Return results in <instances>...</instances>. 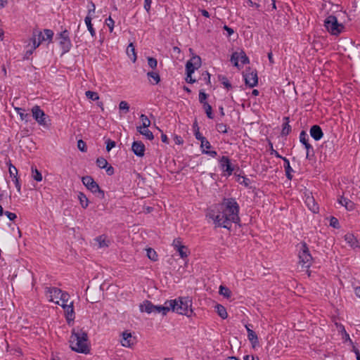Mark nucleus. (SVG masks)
<instances>
[{
	"instance_id": "52",
	"label": "nucleus",
	"mask_w": 360,
	"mask_h": 360,
	"mask_svg": "<svg viewBox=\"0 0 360 360\" xmlns=\"http://www.w3.org/2000/svg\"><path fill=\"white\" fill-rule=\"evenodd\" d=\"M231 61L233 63V65L236 67H238V61H239V54L237 52L233 53L231 58Z\"/></svg>"
},
{
	"instance_id": "25",
	"label": "nucleus",
	"mask_w": 360,
	"mask_h": 360,
	"mask_svg": "<svg viewBox=\"0 0 360 360\" xmlns=\"http://www.w3.org/2000/svg\"><path fill=\"white\" fill-rule=\"evenodd\" d=\"M155 305L148 300H145L143 304L140 305V310L141 311H146L148 314L153 312Z\"/></svg>"
},
{
	"instance_id": "9",
	"label": "nucleus",
	"mask_w": 360,
	"mask_h": 360,
	"mask_svg": "<svg viewBox=\"0 0 360 360\" xmlns=\"http://www.w3.org/2000/svg\"><path fill=\"white\" fill-rule=\"evenodd\" d=\"M201 65V58L198 56H195L188 60L186 65V75L188 77H191L195 70Z\"/></svg>"
},
{
	"instance_id": "49",
	"label": "nucleus",
	"mask_w": 360,
	"mask_h": 360,
	"mask_svg": "<svg viewBox=\"0 0 360 360\" xmlns=\"http://www.w3.org/2000/svg\"><path fill=\"white\" fill-rule=\"evenodd\" d=\"M219 79L221 82V84L227 89H230L232 87L231 83L229 82V81L228 80V79L226 77H224V76H222V77L219 76Z\"/></svg>"
},
{
	"instance_id": "64",
	"label": "nucleus",
	"mask_w": 360,
	"mask_h": 360,
	"mask_svg": "<svg viewBox=\"0 0 360 360\" xmlns=\"http://www.w3.org/2000/svg\"><path fill=\"white\" fill-rule=\"evenodd\" d=\"M218 131L220 132H222V133H226V126H224L223 124H219L218 126Z\"/></svg>"
},
{
	"instance_id": "12",
	"label": "nucleus",
	"mask_w": 360,
	"mask_h": 360,
	"mask_svg": "<svg viewBox=\"0 0 360 360\" xmlns=\"http://www.w3.org/2000/svg\"><path fill=\"white\" fill-rule=\"evenodd\" d=\"M197 139H199L201 142L200 147L202 148V153L207 154L212 158H215L217 153L215 150H211L212 146L210 143L207 140L205 136H195Z\"/></svg>"
},
{
	"instance_id": "35",
	"label": "nucleus",
	"mask_w": 360,
	"mask_h": 360,
	"mask_svg": "<svg viewBox=\"0 0 360 360\" xmlns=\"http://www.w3.org/2000/svg\"><path fill=\"white\" fill-rule=\"evenodd\" d=\"M300 142L304 145L307 149V157L309 155V150L311 149L313 151V147L309 143V139H307V136H300Z\"/></svg>"
},
{
	"instance_id": "5",
	"label": "nucleus",
	"mask_w": 360,
	"mask_h": 360,
	"mask_svg": "<svg viewBox=\"0 0 360 360\" xmlns=\"http://www.w3.org/2000/svg\"><path fill=\"white\" fill-rule=\"evenodd\" d=\"M53 36V32L49 29H45L44 30V32H41L38 30H34L32 34V37L31 38V41L32 42L33 45V49H36L42 41H51L52 40Z\"/></svg>"
},
{
	"instance_id": "8",
	"label": "nucleus",
	"mask_w": 360,
	"mask_h": 360,
	"mask_svg": "<svg viewBox=\"0 0 360 360\" xmlns=\"http://www.w3.org/2000/svg\"><path fill=\"white\" fill-rule=\"evenodd\" d=\"M32 116L34 119L41 126L48 128L51 124L49 115H46L44 112L38 105H34L32 108Z\"/></svg>"
},
{
	"instance_id": "7",
	"label": "nucleus",
	"mask_w": 360,
	"mask_h": 360,
	"mask_svg": "<svg viewBox=\"0 0 360 360\" xmlns=\"http://www.w3.org/2000/svg\"><path fill=\"white\" fill-rule=\"evenodd\" d=\"M83 184L91 192L95 194L98 198L103 199L105 198V192L101 190L98 184L94 181L91 176H85L82 178Z\"/></svg>"
},
{
	"instance_id": "3",
	"label": "nucleus",
	"mask_w": 360,
	"mask_h": 360,
	"mask_svg": "<svg viewBox=\"0 0 360 360\" xmlns=\"http://www.w3.org/2000/svg\"><path fill=\"white\" fill-rule=\"evenodd\" d=\"M312 257L309 253V249L305 243H302L299 252L298 268L300 271H305L309 276H311V271L309 268L311 264Z\"/></svg>"
},
{
	"instance_id": "44",
	"label": "nucleus",
	"mask_w": 360,
	"mask_h": 360,
	"mask_svg": "<svg viewBox=\"0 0 360 360\" xmlns=\"http://www.w3.org/2000/svg\"><path fill=\"white\" fill-rule=\"evenodd\" d=\"M187 248L186 246H180L179 248L176 249V250L179 253V255L181 258H185L188 256L187 254Z\"/></svg>"
},
{
	"instance_id": "32",
	"label": "nucleus",
	"mask_w": 360,
	"mask_h": 360,
	"mask_svg": "<svg viewBox=\"0 0 360 360\" xmlns=\"http://www.w3.org/2000/svg\"><path fill=\"white\" fill-rule=\"evenodd\" d=\"M31 171H32V177L37 181H41L42 180V174L37 169V167L34 165H32L31 167Z\"/></svg>"
},
{
	"instance_id": "26",
	"label": "nucleus",
	"mask_w": 360,
	"mask_h": 360,
	"mask_svg": "<svg viewBox=\"0 0 360 360\" xmlns=\"http://www.w3.org/2000/svg\"><path fill=\"white\" fill-rule=\"evenodd\" d=\"M282 159L284 162L283 167L285 169L286 177L288 179L291 180L292 179V172L294 171L290 165V161L286 158H282Z\"/></svg>"
},
{
	"instance_id": "60",
	"label": "nucleus",
	"mask_w": 360,
	"mask_h": 360,
	"mask_svg": "<svg viewBox=\"0 0 360 360\" xmlns=\"http://www.w3.org/2000/svg\"><path fill=\"white\" fill-rule=\"evenodd\" d=\"M105 169L107 174L109 176H112L115 172V169L111 165H108L107 167H105Z\"/></svg>"
},
{
	"instance_id": "54",
	"label": "nucleus",
	"mask_w": 360,
	"mask_h": 360,
	"mask_svg": "<svg viewBox=\"0 0 360 360\" xmlns=\"http://www.w3.org/2000/svg\"><path fill=\"white\" fill-rule=\"evenodd\" d=\"M330 226L335 229H339L340 228V224L338 221V219L334 217H331L330 219Z\"/></svg>"
},
{
	"instance_id": "51",
	"label": "nucleus",
	"mask_w": 360,
	"mask_h": 360,
	"mask_svg": "<svg viewBox=\"0 0 360 360\" xmlns=\"http://www.w3.org/2000/svg\"><path fill=\"white\" fill-rule=\"evenodd\" d=\"M239 54V60L241 62L242 65L249 63V59L245 52L241 51L238 53Z\"/></svg>"
},
{
	"instance_id": "58",
	"label": "nucleus",
	"mask_w": 360,
	"mask_h": 360,
	"mask_svg": "<svg viewBox=\"0 0 360 360\" xmlns=\"http://www.w3.org/2000/svg\"><path fill=\"white\" fill-rule=\"evenodd\" d=\"M14 184H15V186L17 188V191L19 193H21V186H20V181H19V177L18 178H15V179H13Z\"/></svg>"
},
{
	"instance_id": "33",
	"label": "nucleus",
	"mask_w": 360,
	"mask_h": 360,
	"mask_svg": "<svg viewBox=\"0 0 360 360\" xmlns=\"http://www.w3.org/2000/svg\"><path fill=\"white\" fill-rule=\"evenodd\" d=\"M78 200H79V203L81 206L86 209L89 205V200L86 195L83 193L82 192H79L78 193Z\"/></svg>"
},
{
	"instance_id": "41",
	"label": "nucleus",
	"mask_w": 360,
	"mask_h": 360,
	"mask_svg": "<svg viewBox=\"0 0 360 360\" xmlns=\"http://www.w3.org/2000/svg\"><path fill=\"white\" fill-rule=\"evenodd\" d=\"M85 94L86 98L91 101H97L99 99V96L97 92L87 91H86Z\"/></svg>"
},
{
	"instance_id": "4",
	"label": "nucleus",
	"mask_w": 360,
	"mask_h": 360,
	"mask_svg": "<svg viewBox=\"0 0 360 360\" xmlns=\"http://www.w3.org/2000/svg\"><path fill=\"white\" fill-rule=\"evenodd\" d=\"M170 301L175 302L174 309H171L172 311H176L179 314L186 315L188 317L192 315V300L189 297H179L178 300H171Z\"/></svg>"
},
{
	"instance_id": "19",
	"label": "nucleus",
	"mask_w": 360,
	"mask_h": 360,
	"mask_svg": "<svg viewBox=\"0 0 360 360\" xmlns=\"http://www.w3.org/2000/svg\"><path fill=\"white\" fill-rule=\"evenodd\" d=\"M246 85L250 87L255 86L258 83V77L257 72H251L244 75Z\"/></svg>"
},
{
	"instance_id": "13",
	"label": "nucleus",
	"mask_w": 360,
	"mask_h": 360,
	"mask_svg": "<svg viewBox=\"0 0 360 360\" xmlns=\"http://www.w3.org/2000/svg\"><path fill=\"white\" fill-rule=\"evenodd\" d=\"M60 45L63 51V53L68 52L71 48V41L69 37V32L68 30H64L59 34Z\"/></svg>"
},
{
	"instance_id": "2",
	"label": "nucleus",
	"mask_w": 360,
	"mask_h": 360,
	"mask_svg": "<svg viewBox=\"0 0 360 360\" xmlns=\"http://www.w3.org/2000/svg\"><path fill=\"white\" fill-rule=\"evenodd\" d=\"M88 335L82 329H73L70 338V346L72 350L82 354L89 352Z\"/></svg>"
},
{
	"instance_id": "23",
	"label": "nucleus",
	"mask_w": 360,
	"mask_h": 360,
	"mask_svg": "<svg viewBox=\"0 0 360 360\" xmlns=\"http://www.w3.org/2000/svg\"><path fill=\"white\" fill-rule=\"evenodd\" d=\"M245 328L248 332V338L249 341L251 342L253 347H255L256 345L259 344L258 338L255 331L249 328V326L246 325Z\"/></svg>"
},
{
	"instance_id": "18",
	"label": "nucleus",
	"mask_w": 360,
	"mask_h": 360,
	"mask_svg": "<svg viewBox=\"0 0 360 360\" xmlns=\"http://www.w3.org/2000/svg\"><path fill=\"white\" fill-rule=\"evenodd\" d=\"M95 12V5L92 4V8H90L88 12V15L86 16L84 21L86 25L87 29L89 31L92 37L96 36V31L93 27V24L91 23V13Z\"/></svg>"
},
{
	"instance_id": "62",
	"label": "nucleus",
	"mask_w": 360,
	"mask_h": 360,
	"mask_svg": "<svg viewBox=\"0 0 360 360\" xmlns=\"http://www.w3.org/2000/svg\"><path fill=\"white\" fill-rule=\"evenodd\" d=\"M223 29L227 32L228 36H231L234 32L233 30L227 25H224L223 27Z\"/></svg>"
},
{
	"instance_id": "29",
	"label": "nucleus",
	"mask_w": 360,
	"mask_h": 360,
	"mask_svg": "<svg viewBox=\"0 0 360 360\" xmlns=\"http://www.w3.org/2000/svg\"><path fill=\"white\" fill-rule=\"evenodd\" d=\"M305 203L308 208L313 212L315 213V199L313 195H307L305 199Z\"/></svg>"
},
{
	"instance_id": "15",
	"label": "nucleus",
	"mask_w": 360,
	"mask_h": 360,
	"mask_svg": "<svg viewBox=\"0 0 360 360\" xmlns=\"http://www.w3.org/2000/svg\"><path fill=\"white\" fill-rule=\"evenodd\" d=\"M174 304L175 302L174 301L167 300L165 302L163 306L155 305L153 313H161L163 316H165L171 310V309H174Z\"/></svg>"
},
{
	"instance_id": "46",
	"label": "nucleus",
	"mask_w": 360,
	"mask_h": 360,
	"mask_svg": "<svg viewBox=\"0 0 360 360\" xmlns=\"http://www.w3.org/2000/svg\"><path fill=\"white\" fill-rule=\"evenodd\" d=\"M105 23L108 27L110 32H112L113 31L115 25V21L112 20V18L109 16L105 19Z\"/></svg>"
},
{
	"instance_id": "61",
	"label": "nucleus",
	"mask_w": 360,
	"mask_h": 360,
	"mask_svg": "<svg viewBox=\"0 0 360 360\" xmlns=\"http://www.w3.org/2000/svg\"><path fill=\"white\" fill-rule=\"evenodd\" d=\"M152 0H144V8L148 13L150 9Z\"/></svg>"
},
{
	"instance_id": "37",
	"label": "nucleus",
	"mask_w": 360,
	"mask_h": 360,
	"mask_svg": "<svg viewBox=\"0 0 360 360\" xmlns=\"http://www.w3.org/2000/svg\"><path fill=\"white\" fill-rule=\"evenodd\" d=\"M147 76L148 78H152L154 80L153 84H157L160 82V77L157 72H148Z\"/></svg>"
},
{
	"instance_id": "57",
	"label": "nucleus",
	"mask_w": 360,
	"mask_h": 360,
	"mask_svg": "<svg viewBox=\"0 0 360 360\" xmlns=\"http://www.w3.org/2000/svg\"><path fill=\"white\" fill-rule=\"evenodd\" d=\"M4 214L6 215V217L8 218L11 221H14L17 218V215L15 213L6 211Z\"/></svg>"
},
{
	"instance_id": "1",
	"label": "nucleus",
	"mask_w": 360,
	"mask_h": 360,
	"mask_svg": "<svg viewBox=\"0 0 360 360\" xmlns=\"http://www.w3.org/2000/svg\"><path fill=\"white\" fill-rule=\"evenodd\" d=\"M239 210V205L235 198H224L220 204L207 210L206 217L213 221L215 227L230 229L232 223L239 224L240 221Z\"/></svg>"
},
{
	"instance_id": "63",
	"label": "nucleus",
	"mask_w": 360,
	"mask_h": 360,
	"mask_svg": "<svg viewBox=\"0 0 360 360\" xmlns=\"http://www.w3.org/2000/svg\"><path fill=\"white\" fill-rule=\"evenodd\" d=\"M352 351L356 354V360H360V352L359 350L354 346H353Z\"/></svg>"
},
{
	"instance_id": "21",
	"label": "nucleus",
	"mask_w": 360,
	"mask_h": 360,
	"mask_svg": "<svg viewBox=\"0 0 360 360\" xmlns=\"http://www.w3.org/2000/svg\"><path fill=\"white\" fill-rule=\"evenodd\" d=\"M62 290L58 288H46V293L50 302H55L54 299L60 297Z\"/></svg>"
},
{
	"instance_id": "24",
	"label": "nucleus",
	"mask_w": 360,
	"mask_h": 360,
	"mask_svg": "<svg viewBox=\"0 0 360 360\" xmlns=\"http://www.w3.org/2000/svg\"><path fill=\"white\" fill-rule=\"evenodd\" d=\"M338 202L349 211L353 210L354 209V203L347 198L341 196L338 199Z\"/></svg>"
},
{
	"instance_id": "56",
	"label": "nucleus",
	"mask_w": 360,
	"mask_h": 360,
	"mask_svg": "<svg viewBox=\"0 0 360 360\" xmlns=\"http://www.w3.org/2000/svg\"><path fill=\"white\" fill-rule=\"evenodd\" d=\"M172 245L174 246L175 250L179 248V247H180V246H184V245H182V242H181V240L180 238H175L173 240Z\"/></svg>"
},
{
	"instance_id": "16",
	"label": "nucleus",
	"mask_w": 360,
	"mask_h": 360,
	"mask_svg": "<svg viewBox=\"0 0 360 360\" xmlns=\"http://www.w3.org/2000/svg\"><path fill=\"white\" fill-rule=\"evenodd\" d=\"M131 150L136 156L143 157L145 154L146 147L142 141H135L132 143Z\"/></svg>"
},
{
	"instance_id": "27",
	"label": "nucleus",
	"mask_w": 360,
	"mask_h": 360,
	"mask_svg": "<svg viewBox=\"0 0 360 360\" xmlns=\"http://www.w3.org/2000/svg\"><path fill=\"white\" fill-rule=\"evenodd\" d=\"M127 54L131 58V60L134 63L136 60L137 56L136 53L135 51V47L133 43H130L127 48Z\"/></svg>"
},
{
	"instance_id": "40",
	"label": "nucleus",
	"mask_w": 360,
	"mask_h": 360,
	"mask_svg": "<svg viewBox=\"0 0 360 360\" xmlns=\"http://www.w3.org/2000/svg\"><path fill=\"white\" fill-rule=\"evenodd\" d=\"M15 110L18 112V114L20 115V118L23 120H27V119L30 117V115L28 113L25 112V110L21 108H15Z\"/></svg>"
},
{
	"instance_id": "30",
	"label": "nucleus",
	"mask_w": 360,
	"mask_h": 360,
	"mask_svg": "<svg viewBox=\"0 0 360 360\" xmlns=\"http://www.w3.org/2000/svg\"><path fill=\"white\" fill-rule=\"evenodd\" d=\"M215 307L217 309V314L221 319H225L228 317V314H227L226 309L223 305L217 304Z\"/></svg>"
},
{
	"instance_id": "48",
	"label": "nucleus",
	"mask_w": 360,
	"mask_h": 360,
	"mask_svg": "<svg viewBox=\"0 0 360 360\" xmlns=\"http://www.w3.org/2000/svg\"><path fill=\"white\" fill-rule=\"evenodd\" d=\"M341 332L342 333V339L345 342L349 341L352 344H353L352 340L349 338V335L346 332L345 327L341 325L340 326Z\"/></svg>"
},
{
	"instance_id": "6",
	"label": "nucleus",
	"mask_w": 360,
	"mask_h": 360,
	"mask_svg": "<svg viewBox=\"0 0 360 360\" xmlns=\"http://www.w3.org/2000/svg\"><path fill=\"white\" fill-rule=\"evenodd\" d=\"M324 26L327 31L333 35L340 34L345 28L344 25L339 23L337 18L334 15H329L326 18Z\"/></svg>"
},
{
	"instance_id": "31",
	"label": "nucleus",
	"mask_w": 360,
	"mask_h": 360,
	"mask_svg": "<svg viewBox=\"0 0 360 360\" xmlns=\"http://www.w3.org/2000/svg\"><path fill=\"white\" fill-rule=\"evenodd\" d=\"M7 165L8 166V172L10 176L15 179V178H18V169L15 166H13L11 162V160H8V162H6Z\"/></svg>"
},
{
	"instance_id": "47",
	"label": "nucleus",
	"mask_w": 360,
	"mask_h": 360,
	"mask_svg": "<svg viewBox=\"0 0 360 360\" xmlns=\"http://www.w3.org/2000/svg\"><path fill=\"white\" fill-rule=\"evenodd\" d=\"M77 148H78V149L80 151H82L83 153H85V152L87 151L86 144L82 139L78 140V141H77Z\"/></svg>"
},
{
	"instance_id": "28",
	"label": "nucleus",
	"mask_w": 360,
	"mask_h": 360,
	"mask_svg": "<svg viewBox=\"0 0 360 360\" xmlns=\"http://www.w3.org/2000/svg\"><path fill=\"white\" fill-rule=\"evenodd\" d=\"M95 240L98 243L99 248H104V247L109 246L110 240L104 235L99 236Z\"/></svg>"
},
{
	"instance_id": "34",
	"label": "nucleus",
	"mask_w": 360,
	"mask_h": 360,
	"mask_svg": "<svg viewBox=\"0 0 360 360\" xmlns=\"http://www.w3.org/2000/svg\"><path fill=\"white\" fill-rule=\"evenodd\" d=\"M285 122L283 123V128L281 131V135H288L291 131V127L289 125V118L285 117Z\"/></svg>"
},
{
	"instance_id": "53",
	"label": "nucleus",
	"mask_w": 360,
	"mask_h": 360,
	"mask_svg": "<svg viewBox=\"0 0 360 360\" xmlns=\"http://www.w3.org/2000/svg\"><path fill=\"white\" fill-rule=\"evenodd\" d=\"M148 64L152 69H155L158 65V61L155 58L148 57Z\"/></svg>"
},
{
	"instance_id": "39",
	"label": "nucleus",
	"mask_w": 360,
	"mask_h": 360,
	"mask_svg": "<svg viewBox=\"0 0 360 360\" xmlns=\"http://www.w3.org/2000/svg\"><path fill=\"white\" fill-rule=\"evenodd\" d=\"M96 165L101 169H104L107 167L108 162L104 158L100 157L96 160Z\"/></svg>"
},
{
	"instance_id": "20",
	"label": "nucleus",
	"mask_w": 360,
	"mask_h": 360,
	"mask_svg": "<svg viewBox=\"0 0 360 360\" xmlns=\"http://www.w3.org/2000/svg\"><path fill=\"white\" fill-rule=\"evenodd\" d=\"M221 168L224 172H226L229 175H231L233 171V168L231 166L230 160L226 156H222L220 160Z\"/></svg>"
},
{
	"instance_id": "59",
	"label": "nucleus",
	"mask_w": 360,
	"mask_h": 360,
	"mask_svg": "<svg viewBox=\"0 0 360 360\" xmlns=\"http://www.w3.org/2000/svg\"><path fill=\"white\" fill-rule=\"evenodd\" d=\"M173 140L175 143V144H182L184 143V139L182 136H174Z\"/></svg>"
},
{
	"instance_id": "43",
	"label": "nucleus",
	"mask_w": 360,
	"mask_h": 360,
	"mask_svg": "<svg viewBox=\"0 0 360 360\" xmlns=\"http://www.w3.org/2000/svg\"><path fill=\"white\" fill-rule=\"evenodd\" d=\"M207 98V94L204 92L203 90H200L199 92V101L202 105L207 104L208 103L206 101Z\"/></svg>"
},
{
	"instance_id": "42",
	"label": "nucleus",
	"mask_w": 360,
	"mask_h": 360,
	"mask_svg": "<svg viewBox=\"0 0 360 360\" xmlns=\"http://www.w3.org/2000/svg\"><path fill=\"white\" fill-rule=\"evenodd\" d=\"M202 107H203V109H204L207 117L210 119H212L213 115H212V106L209 103H207V104H205Z\"/></svg>"
},
{
	"instance_id": "17",
	"label": "nucleus",
	"mask_w": 360,
	"mask_h": 360,
	"mask_svg": "<svg viewBox=\"0 0 360 360\" xmlns=\"http://www.w3.org/2000/svg\"><path fill=\"white\" fill-rule=\"evenodd\" d=\"M122 345L126 347H131L136 343V338L132 337L130 333L124 331L122 333Z\"/></svg>"
},
{
	"instance_id": "10",
	"label": "nucleus",
	"mask_w": 360,
	"mask_h": 360,
	"mask_svg": "<svg viewBox=\"0 0 360 360\" xmlns=\"http://www.w3.org/2000/svg\"><path fill=\"white\" fill-rule=\"evenodd\" d=\"M141 120V125L137 126V131L141 134V135H153V133L148 129V127L150 124V121L148 118V117L143 114H141L140 116Z\"/></svg>"
},
{
	"instance_id": "38",
	"label": "nucleus",
	"mask_w": 360,
	"mask_h": 360,
	"mask_svg": "<svg viewBox=\"0 0 360 360\" xmlns=\"http://www.w3.org/2000/svg\"><path fill=\"white\" fill-rule=\"evenodd\" d=\"M219 294L223 295L224 297L229 298L231 295V292L227 287L220 285Z\"/></svg>"
},
{
	"instance_id": "36",
	"label": "nucleus",
	"mask_w": 360,
	"mask_h": 360,
	"mask_svg": "<svg viewBox=\"0 0 360 360\" xmlns=\"http://www.w3.org/2000/svg\"><path fill=\"white\" fill-rule=\"evenodd\" d=\"M146 255L147 257L153 262H155L158 259V254L153 248H147Z\"/></svg>"
},
{
	"instance_id": "11",
	"label": "nucleus",
	"mask_w": 360,
	"mask_h": 360,
	"mask_svg": "<svg viewBox=\"0 0 360 360\" xmlns=\"http://www.w3.org/2000/svg\"><path fill=\"white\" fill-rule=\"evenodd\" d=\"M18 143L20 148L22 150H27L32 152L37 148L34 141H32L30 136H21Z\"/></svg>"
},
{
	"instance_id": "22",
	"label": "nucleus",
	"mask_w": 360,
	"mask_h": 360,
	"mask_svg": "<svg viewBox=\"0 0 360 360\" xmlns=\"http://www.w3.org/2000/svg\"><path fill=\"white\" fill-rule=\"evenodd\" d=\"M344 238L345 240L349 245L352 248L355 249L356 248H360V243L354 236V234L348 233L345 235Z\"/></svg>"
},
{
	"instance_id": "14",
	"label": "nucleus",
	"mask_w": 360,
	"mask_h": 360,
	"mask_svg": "<svg viewBox=\"0 0 360 360\" xmlns=\"http://www.w3.org/2000/svg\"><path fill=\"white\" fill-rule=\"evenodd\" d=\"M56 304H60L65 311V316L68 324H70V322L73 321L75 316V311L73 307V302H70L69 304H60L59 301H56Z\"/></svg>"
},
{
	"instance_id": "50",
	"label": "nucleus",
	"mask_w": 360,
	"mask_h": 360,
	"mask_svg": "<svg viewBox=\"0 0 360 360\" xmlns=\"http://www.w3.org/2000/svg\"><path fill=\"white\" fill-rule=\"evenodd\" d=\"M59 296V299L62 302L61 304H68V302L70 298V295L68 292L62 291L61 294Z\"/></svg>"
},
{
	"instance_id": "55",
	"label": "nucleus",
	"mask_w": 360,
	"mask_h": 360,
	"mask_svg": "<svg viewBox=\"0 0 360 360\" xmlns=\"http://www.w3.org/2000/svg\"><path fill=\"white\" fill-rule=\"evenodd\" d=\"M115 146V142L110 139H108L106 141V150L109 152L112 148Z\"/></svg>"
},
{
	"instance_id": "45",
	"label": "nucleus",
	"mask_w": 360,
	"mask_h": 360,
	"mask_svg": "<svg viewBox=\"0 0 360 360\" xmlns=\"http://www.w3.org/2000/svg\"><path fill=\"white\" fill-rule=\"evenodd\" d=\"M119 109L124 111V113H127L129 110V105L125 101H122L119 104Z\"/></svg>"
}]
</instances>
